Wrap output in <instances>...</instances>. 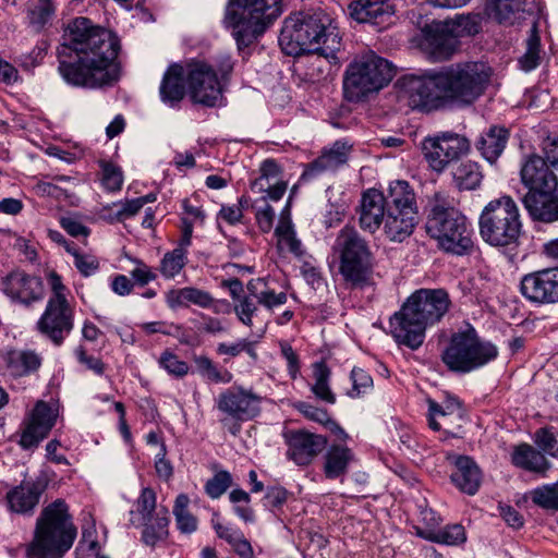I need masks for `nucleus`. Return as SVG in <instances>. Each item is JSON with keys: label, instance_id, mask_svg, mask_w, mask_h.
Returning a JSON list of instances; mask_svg holds the SVG:
<instances>
[{"label": "nucleus", "instance_id": "f257e3e1", "mask_svg": "<svg viewBox=\"0 0 558 558\" xmlns=\"http://www.w3.org/2000/svg\"><path fill=\"white\" fill-rule=\"evenodd\" d=\"M64 39L58 48V71L68 84L101 88L120 80L121 44L116 33L87 17H76L68 25Z\"/></svg>", "mask_w": 558, "mask_h": 558}, {"label": "nucleus", "instance_id": "f03ea898", "mask_svg": "<svg viewBox=\"0 0 558 558\" xmlns=\"http://www.w3.org/2000/svg\"><path fill=\"white\" fill-rule=\"evenodd\" d=\"M449 306V294L444 289L415 291L390 318L391 336L398 344L416 350L424 342L426 328L440 322Z\"/></svg>", "mask_w": 558, "mask_h": 558}, {"label": "nucleus", "instance_id": "7ed1b4c3", "mask_svg": "<svg viewBox=\"0 0 558 558\" xmlns=\"http://www.w3.org/2000/svg\"><path fill=\"white\" fill-rule=\"evenodd\" d=\"M279 45L288 56L319 51L326 58L335 59V52L341 47V37L326 13L296 12L284 20Z\"/></svg>", "mask_w": 558, "mask_h": 558}, {"label": "nucleus", "instance_id": "20e7f679", "mask_svg": "<svg viewBox=\"0 0 558 558\" xmlns=\"http://www.w3.org/2000/svg\"><path fill=\"white\" fill-rule=\"evenodd\" d=\"M429 207L425 228L438 247L457 256L471 254L473 230L466 217L454 207L453 198L446 192H435Z\"/></svg>", "mask_w": 558, "mask_h": 558}, {"label": "nucleus", "instance_id": "39448f33", "mask_svg": "<svg viewBox=\"0 0 558 558\" xmlns=\"http://www.w3.org/2000/svg\"><path fill=\"white\" fill-rule=\"evenodd\" d=\"M76 537L68 506L58 499L47 506L37 519L33 541L26 547V558H62Z\"/></svg>", "mask_w": 558, "mask_h": 558}, {"label": "nucleus", "instance_id": "423d86ee", "mask_svg": "<svg viewBox=\"0 0 558 558\" xmlns=\"http://www.w3.org/2000/svg\"><path fill=\"white\" fill-rule=\"evenodd\" d=\"M281 13V0H230L225 23L241 49L250 46Z\"/></svg>", "mask_w": 558, "mask_h": 558}, {"label": "nucleus", "instance_id": "0eeeda50", "mask_svg": "<svg viewBox=\"0 0 558 558\" xmlns=\"http://www.w3.org/2000/svg\"><path fill=\"white\" fill-rule=\"evenodd\" d=\"M333 253L338 257L339 274L352 288L372 284L375 258L369 243L351 226H344L335 240Z\"/></svg>", "mask_w": 558, "mask_h": 558}, {"label": "nucleus", "instance_id": "6e6552de", "mask_svg": "<svg viewBox=\"0 0 558 558\" xmlns=\"http://www.w3.org/2000/svg\"><path fill=\"white\" fill-rule=\"evenodd\" d=\"M393 77V65L373 50L356 54L343 75V93L349 101H361L378 93Z\"/></svg>", "mask_w": 558, "mask_h": 558}, {"label": "nucleus", "instance_id": "1a4fd4ad", "mask_svg": "<svg viewBox=\"0 0 558 558\" xmlns=\"http://www.w3.org/2000/svg\"><path fill=\"white\" fill-rule=\"evenodd\" d=\"M494 71L483 61H462L439 70V83L447 100L470 106L482 97L492 82Z\"/></svg>", "mask_w": 558, "mask_h": 558}, {"label": "nucleus", "instance_id": "9d476101", "mask_svg": "<svg viewBox=\"0 0 558 558\" xmlns=\"http://www.w3.org/2000/svg\"><path fill=\"white\" fill-rule=\"evenodd\" d=\"M498 355L497 348L482 340L474 328L454 332L441 353V361L449 371L466 374L473 372Z\"/></svg>", "mask_w": 558, "mask_h": 558}, {"label": "nucleus", "instance_id": "9b49d317", "mask_svg": "<svg viewBox=\"0 0 558 558\" xmlns=\"http://www.w3.org/2000/svg\"><path fill=\"white\" fill-rule=\"evenodd\" d=\"M520 178L522 184L527 189V193L522 199L523 205L532 219L536 220L541 211L556 195L558 178L546 160L536 154L523 158Z\"/></svg>", "mask_w": 558, "mask_h": 558}, {"label": "nucleus", "instance_id": "f8f14e48", "mask_svg": "<svg viewBox=\"0 0 558 558\" xmlns=\"http://www.w3.org/2000/svg\"><path fill=\"white\" fill-rule=\"evenodd\" d=\"M480 233L494 246L514 243L521 232L519 208L510 196L490 201L480 216Z\"/></svg>", "mask_w": 558, "mask_h": 558}, {"label": "nucleus", "instance_id": "ddd939ff", "mask_svg": "<svg viewBox=\"0 0 558 558\" xmlns=\"http://www.w3.org/2000/svg\"><path fill=\"white\" fill-rule=\"evenodd\" d=\"M262 401V396L243 386L233 385L222 390L215 399L216 408L222 414L220 424L232 436H238L243 422L260 414Z\"/></svg>", "mask_w": 558, "mask_h": 558}, {"label": "nucleus", "instance_id": "4468645a", "mask_svg": "<svg viewBox=\"0 0 558 558\" xmlns=\"http://www.w3.org/2000/svg\"><path fill=\"white\" fill-rule=\"evenodd\" d=\"M398 98L410 108L430 111L444 106L445 90L439 83V71L425 75H405L398 80Z\"/></svg>", "mask_w": 558, "mask_h": 558}, {"label": "nucleus", "instance_id": "2eb2a0df", "mask_svg": "<svg viewBox=\"0 0 558 558\" xmlns=\"http://www.w3.org/2000/svg\"><path fill=\"white\" fill-rule=\"evenodd\" d=\"M470 141L462 135L446 132L435 137H426L422 142V153L428 166L437 172L470 150Z\"/></svg>", "mask_w": 558, "mask_h": 558}, {"label": "nucleus", "instance_id": "dca6fc26", "mask_svg": "<svg viewBox=\"0 0 558 558\" xmlns=\"http://www.w3.org/2000/svg\"><path fill=\"white\" fill-rule=\"evenodd\" d=\"M136 513L140 515L138 523L144 525L143 542L154 546L168 535V510H157V496L150 487L142 489L136 500Z\"/></svg>", "mask_w": 558, "mask_h": 558}, {"label": "nucleus", "instance_id": "f3484780", "mask_svg": "<svg viewBox=\"0 0 558 558\" xmlns=\"http://www.w3.org/2000/svg\"><path fill=\"white\" fill-rule=\"evenodd\" d=\"M74 327V310L66 298L49 296L46 308L37 322L38 330L60 345Z\"/></svg>", "mask_w": 558, "mask_h": 558}, {"label": "nucleus", "instance_id": "a211bd4d", "mask_svg": "<svg viewBox=\"0 0 558 558\" xmlns=\"http://www.w3.org/2000/svg\"><path fill=\"white\" fill-rule=\"evenodd\" d=\"M185 70L192 99L207 107L216 106L222 88L213 66L201 60H192Z\"/></svg>", "mask_w": 558, "mask_h": 558}, {"label": "nucleus", "instance_id": "6ab92c4d", "mask_svg": "<svg viewBox=\"0 0 558 558\" xmlns=\"http://www.w3.org/2000/svg\"><path fill=\"white\" fill-rule=\"evenodd\" d=\"M418 46L429 60L437 62L450 59L459 41L448 23L432 21L422 27Z\"/></svg>", "mask_w": 558, "mask_h": 558}, {"label": "nucleus", "instance_id": "aec40b11", "mask_svg": "<svg viewBox=\"0 0 558 558\" xmlns=\"http://www.w3.org/2000/svg\"><path fill=\"white\" fill-rule=\"evenodd\" d=\"M57 417L58 410L54 407L37 401L22 422L20 446L26 450L37 448L54 426Z\"/></svg>", "mask_w": 558, "mask_h": 558}, {"label": "nucleus", "instance_id": "412c9836", "mask_svg": "<svg viewBox=\"0 0 558 558\" xmlns=\"http://www.w3.org/2000/svg\"><path fill=\"white\" fill-rule=\"evenodd\" d=\"M521 294L531 303H558V267H548L524 275L520 281Z\"/></svg>", "mask_w": 558, "mask_h": 558}, {"label": "nucleus", "instance_id": "4be33fe9", "mask_svg": "<svg viewBox=\"0 0 558 558\" xmlns=\"http://www.w3.org/2000/svg\"><path fill=\"white\" fill-rule=\"evenodd\" d=\"M287 458L299 466L311 464L326 448L327 438L305 429L292 430L286 434Z\"/></svg>", "mask_w": 558, "mask_h": 558}, {"label": "nucleus", "instance_id": "5701e85b", "mask_svg": "<svg viewBox=\"0 0 558 558\" xmlns=\"http://www.w3.org/2000/svg\"><path fill=\"white\" fill-rule=\"evenodd\" d=\"M0 290L12 301L29 304L41 298L43 282L24 271H12L1 280Z\"/></svg>", "mask_w": 558, "mask_h": 558}, {"label": "nucleus", "instance_id": "b1692460", "mask_svg": "<svg viewBox=\"0 0 558 558\" xmlns=\"http://www.w3.org/2000/svg\"><path fill=\"white\" fill-rule=\"evenodd\" d=\"M387 215V202L383 192L376 189L366 190L360 202L359 223L362 230L375 233L383 227Z\"/></svg>", "mask_w": 558, "mask_h": 558}, {"label": "nucleus", "instance_id": "393cba45", "mask_svg": "<svg viewBox=\"0 0 558 558\" xmlns=\"http://www.w3.org/2000/svg\"><path fill=\"white\" fill-rule=\"evenodd\" d=\"M534 8L535 0H486L485 12L497 23L513 26L531 15Z\"/></svg>", "mask_w": 558, "mask_h": 558}, {"label": "nucleus", "instance_id": "a878e982", "mask_svg": "<svg viewBox=\"0 0 558 558\" xmlns=\"http://www.w3.org/2000/svg\"><path fill=\"white\" fill-rule=\"evenodd\" d=\"M352 146L345 141H336L329 148L322 151L315 160L307 165L301 179L312 180L324 172L336 171L349 160Z\"/></svg>", "mask_w": 558, "mask_h": 558}, {"label": "nucleus", "instance_id": "bb28decb", "mask_svg": "<svg viewBox=\"0 0 558 558\" xmlns=\"http://www.w3.org/2000/svg\"><path fill=\"white\" fill-rule=\"evenodd\" d=\"M350 15L359 23L383 26L389 23L395 8L389 0H356L349 5Z\"/></svg>", "mask_w": 558, "mask_h": 558}, {"label": "nucleus", "instance_id": "cd10ccee", "mask_svg": "<svg viewBox=\"0 0 558 558\" xmlns=\"http://www.w3.org/2000/svg\"><path fill=\"white\" fill-rule=\"evenodd\" d=\"M44 490L45 484L41 481L23 482L7 494L10 510L16 513L32 512Z\"/></svg>", "mask_w": 558, "mask_h": 558}, {"label": "nucleus", "instance_id": "c85d7f7f", "mask_svg": "<svg viewBox=\"0 0 558 558\" xmlns=\"http://www.w3.org/2000/svg\"><path fill=\"white\" fill-rule=\"evenodd\" d=\"M417 221V211L387 209L383 231L390 241L402 242L413 233Z\"/></svg>", "mask_w": 558, "mask_h": 558}, {"label": "nucleus", "instance_id": "c756f323", "mask_svg": "<svg viewBox=\"0 0 558 558\" xmlns=\"http://www.w3.org/2000/svg\"><path fill=\"white\" fill-rule=\"evenodd\" d=\"M456 470L451 473V481L461 492L474 495L481 485L482 474L476 463L469 457H453Z\"/></svg>", "mask_w": 558, "mask_h": 558}, {"label": "nucleus", "instance_id": "7c9ffc66", "mask_svg": "<svg viewBox=\"0 0 558 558\" xmlns=\"http://www.w3.org/2000/svg\"><path fill=\"white\" fill-rule=\"evenodd\" d=\"M184 75L186 70L177 63L165 72L159 87L160 99L165 105L173 107L184 98Z\"/></svg>", "mask_w": 558, "mask_h": 558}, {"label": "nucleus", "instance_id": "2f4dec72", "mask_svg": "<svg viewBox=\"0 0 558 558\" xmlns=\"http://www.w3.org/2000/svg\"><path fill=\"white\" fill-rule=\"evenodd\" d=\"M166 302L171 310L187 307L191 304L209 308L214 304V298L208 291L195 287H185L168 291Z\"/></svg>", "mask_w": 558, "mask_h": 558}, {"label": "nucleus", "instance_id": "473e14b6", "mask_svg": "<svg viewBox=\"0 0 558 558\" xmlns=\"http://www.w3.org/2000/svg\"><path fill=\"white\" fill-rule=\"evenodd\" d=\"M508 138L507 129L494 125L481 134L475 146L489 163H494L505 150Z\"/></svg>", "mask_w": 558, "mask_h": 558}, {"label": "nucleus", "instance_id": "72a5a7b5", "mask_svg": "<svg viewBox=\"0 0 558 558\" xmlns=\"http://www.w3.org/2000/svg\"><path fill=\"white\" fill-rule=\"evenodd\" d=\"M211 525L217 536L226 541L241 558L254 557L252 545L240 529L229 524H222L218 513L213 514Z\"/></svg>", "mask_w": 558, "mask_h": 558}, {"label": "nucleus", "instance_id": "f704fd0d", "mask_svg": "<svg viewBox=\"0 0 558 558\" xmlns=\"http://www.w3.org/2000/svg\"><path fill=\"white\" fill-rule=\"evenodd\" d=\"M5 371L13 377H22L37 371L40 357L33 351L10 350L3 356Z\"/></svg>", "mask_w": 558, "mask_h": 558}, {"label": "nucleus", "instance_id": "c9c22d12", "mask_svg": "<svg viewBox=\"0 0 558 558\" xmlns=\"http://www.w3.org/2000/svg\"><path fill=\"white\" fill-rule=\"evenodd\" d=\"M385 196L387 209L417 211L415 193L407 181L391 182Z\"/></svg>", "mask_w": 558, "mask_h": 558}, {"label": "nucleus", "instance_id": "e433bc0d", "mask_svg": "<svg viewBox=\"0 0 558 558\" xmlns=\"http://www.w3.org/2000/svg\"><path fill=\"white\" fill-rule=\"evenodd\" d=\"M324 459L325 476L335 480L347 473L349 464L353 460V453L345 446L331 445Z\"/></svg>", "mask_w": 558, "mask_h": 558}, {"label": "nucleus", "instance_id": "4c0bfd02", "mask_svg": "<svg viewBox=\"0 0 558 558\" xmlns=\"http://www.w3.org/2000/svg\"><path fill=\"white\" fill-rule=\"evenodd\" d=\"M511 461L515 466L537 473H545L550 468L545 456L527 444L514 448Z\"/></svg>", "mask_w": 558, "mask_h": 558}, {"label": "nucleus", "instance_id": "58836bf2", "mask_svg": "<svg viewBox=\"0 0 558 558\" xmlns=\"http://www.w3.org/2000/svg\"><path fill=\"white\" fill-rule=\"evenodd\" d=\"M246 289L262 306L272 310L274 307L283 305L288 298L284 292L276 293L268 287V282L264 278L252 279L247 282Z\"/></svg>", "mask_w": 558, "mask_h": 558}, {"label": "nucleus", "instance_id": "ea45409f", "mask_svg": "<svg viewBox=\"0 0 558 558\" xmlns=\"http://www.w3.org/2000/svg\"><path fill=\"white\" fill-rule=\"evenodd\" d=\"M313 368V384L311 391L313 395L328 404L336 403V395L330 388L331 371L325 361L315 362Z\"/></svg>", "mask_w": 558, "mask_h": 558}, {"label": "nucleus", "instance_id": "a19ab883", "mask_svg": "<svg viewBox=\"0 0 558 558\" xmlns=\"http://www.w3.org/2000/svg\"><path fill=\"white\" fill-rule=\"evenodd\" d=\"M452 179L459 190L472 191L481 185L483 173L477 162L464 160L452 169Z\"/></svg>", "mask_w": 558, "mask_h": 558}, {"label": "nucleus", "instance_id": "79ce46f5", "mask_svg": "<svg viewBox=\"0 0 558 558\" xmlns=\"http://www.w3.org/2000/svg\"><path fill=\"white\" fill-rule=\"evenodd\" d=\"M294 409L307 420L322 424L330 429L339 439H345L348 437L347 433L330 417L327 410L304 401L294 403Z\"/></svg>", "mask_w": 558, "mask_h": 558}, {"label": "nucleus", "instance_id": "37998d69", "mask_svg": "<svg viewBox=\"0 0 558 558\" xmlns=\"http://www.w3.org/2000/svg\"><path fill=\"white\" fill-rule=\"evenodd\" d=\"M193 363L196 372L205 379L216 384H229L233 375L227 368L219 367L206 355H194Z\"/></svg>", "mask_w": 558, "mask_h": 558}, {"label": "nucleus", "instance_id": "c03bdc74", "mask_svg": "<svg viewBox=\"0 0 558 558\" xmlns=\"http://www.w3.org/2000/svg\"><path fill=\"white\" fill-rule=\"evenodd\" d=\"M424 538L439 544L458 546L466 541L465 530L461 524H450L437 531H429L423 535Z\"/></svg>", "mask_w": 558, "mask_h": 558}, {"label": "nucleus", "instance_id": "a18cd8bd", "mask_svg": "<svg viewBox=\"0 0 558 558\" xmlns=\"http://www.w3.org/2000/svg\"><path fill=\"white\" fill-rule=\"evenodd\" d=\"M541 52V38L537 29V24L534 23L530 35L526 39V51L519 59L520 69L524 72H530L536 69L539 64Z\"/></svg>", "mask_w": 558, "mask_h": 558}, {"label": "nucleus", "instance_id": "49530a36", "mask_svg": "<svg viewBox=\"0 0 558 558\" xmlns=\"http://www.w3.org/2000/svg\"><path fill=\"white\" fill-rule=\"evenodd\" d=\"M275 234L280 248H287L295 255L302 254L301 242L295 236L291 219L286 218L284 215H282L277 228L275 229Z\"/></svg>", "mask_w": 558, "mask_h": 558}, {"label": "nucleus", "instance_id": "de8ad7c7", "mask_svg": "<svg viewBox=\"0 0 558 558\" xmlns=\"http://www.w3.org/2000/svg\"><path fill=\"white\" fill-rule=\"evenodd\" d=\"M54 13L52 0H32L29 2L28 19L31 25L36 29H41Z\"/></svg>", "mask_w": 558, "mask_h": 558}, {"label": "nucleus", "instance_id": "09e8293b", "mask_svg": "<svg viewBox=\"0 0 558 558\" xmlns=\"http://www.w3.org/2000/svg\"><path fill=\"white\" fill-rule=\"evenodd\" d=\"M186 264V250L177 247L163 255L159 270L166 279L174 278Z\"/></svg>", "mask_w": 558, "mask_h": 558}, {"label": "nucleus", "instance_id": "8fccbe9b", "mask_svg": "<svg viewBox=\"0 0 558 558\" xmlns=\"http://www.w3.org/2000/svg\"><path fill=\"white\" fill-rule=\"evenodd\" d=\"M531 500L546 510H558V484L543 485L530 493Z\"/></svg>", "mask_w": 558, "mask_h": 558}, {"label": "nucleus", "instance_id": "3c124183", "mask_svg": "<svg viewBox=\"0 0 558 558\" xmlns=\"http://www.w3.org/2000/svg\"><path fill=\"white\" fill-rule=\"evenodd\" d=\"M454 404L450 403L446 409L435 401H428V425L434 430H440L448 426L449 416L453 414Z\"/></svg>", "mask_w": 558, "mask_h": 558}, {"label": "nucleus", "instance_id": "603ef678", "mask_svg": "<svg viewBox=\"0 0 558 558\" xmlns=\"http://www.w3.org/2000/svg\"><path fill=\"white\" fill-rule=\"evenodd\" d=\"M259 172L260 175L251 184V190L254 193H264L266 184L279 177L280 168L275 160L266 159L262 162Z\"/></svg>", "mask_w": 558, "mask_h": 558}, {"label": "nucleus", "instance_id": "864d4df0", "mask_svg": "<svg viewBox=\"0 0 558 558\" xmlns=\"http://www.w3.org/2000/svg\"><path fill=\"white\" fill-rule=\"evenodd\" d=\"M310 54V65L307 74L312 80L324 78L331 70V64L336 63L337 56L335 59H328L319 51L307 52Z\"/></svg>", "mask_w": 558, "mask_h": 558}, {"label": "nucleus", "instance_id": "5fc2aeb1", "mask_svg": "<svg viewBox=\"0 0 558 558\" xmlns=\"http://www.w3.org/2000/svg\"><path fill=\"white\" fill-rule=\"evenodd\" d=\"M350 378L352 380V389L348 391V396L351 398H359L373 389V378L363 368L353 367Z\"/></svg>", "mask_w": 558, "mask_h": 558}, {"label": "nucleus", "instance_id": "6e6d98bb", "mask_svg": "<svg viewBox=\"0 0 558 558\" xmlns=\"http://www.w3.org/2000/svg\"><path fill=\"white\" fill-rule=\"evenodd\" d=\"M254 298L244 295L240 300L234 302L233 311L238 319L247 327L253 326V316L257 313L258 307L254 302Z\"/></svg>", "mask_w": 558, "mask_h": 558}, {"label": "nucleus", "instance_id": "4d7b16f0", "mask_svg": "<svg viewBox=\"0 0 558 558\" xmlns=\"http://www.w3.org/2000/svg\"><path fill=\"white\" fill-rule=\"evenodd\" d=\"M231 484V474L228 471H220L206 482L205 490L209 497L216 499L225 494Z\"/></svg>", "mask_w": 558, "mask_h": 558}, {"label": "nucleus", "instance_id": "13d9d810", "mask_svg": "<svg viewBox=\"0 0 558 558\" xmlns=\"http://www.w3.org/2000/svg\"><path fill=\"white\" fill-rule=\"evenodd\" d=\"M242 352L247 353L253 360L257 359V353L254 349L253 342L241 339L234 343H219L217 347V353L220 355H229L232 357L238 356Z\"/></svg>", "mask_w": 558, "mask_h": 558}, {"label": "nucleus", "instance_id": "bf43d9fd", "mask_svg": "<svg viewBox=\"0 0 558 558\" xmlns=\"http://www.w3.org/2000/svg\"><path fill=\"white\" fill-rule=\"evenodd\" d=\"M159 364L162 368H165L170 375L177 377H183L189 373V365L186 362L180 360L178 355L170 351H165L160 359Z\"/></svg>", "mask_w": 558, "mask_h": 558}, {"label": "nucleus", "instance_id": "052dcab7", "mask_svg": "<svg viewBox=\"0 0 558 558\" xmlns=\"http://www.w3.org/2000/svg\"><path fill=\"white\" fill-rule=\"evenodd\" d=\"M99 549V544L96 539V530L95 526L92 525L83 530L82 539L80 541L76 547L77 558L85 557L92 553V556H95L96 550Z\"/></svg>", "mask_w": 558, "mask_h": 558}, {"label": "nucleus", "instance_id": "680f3d73", "mask_svg": "<svg viewBox=\"0 0 558 558\" xmlns=\"http://www.w3.org/2000/svg\"><path fill=\"white\" fill-rule=\"evenodd\" d=\"M288 496V490L281 486L268 487L264 497V506L271 511L279 510L287 502Z\"/></svg>", "mask_w": 558, "mask_h": 558}, {"label": "nucleus", "instance_id": "e2e57ef3", "mask_svg": "<svg viewBox=\"0 0 558 558\" xmlns=\"http://www.w3.org/2000/svg\"><path fill=\"white\" fill-rule=\"evenodd\" d=\"M74 266L84 277H89L99 269V262L92 254L74 253Z\"/></svg>", "mask_w": 558, "mask_h": 558}, {"label": "nucleus", "instance_id": "0e129e2a", "mask_svg": "<svg viewBox=\"0 0 558 558\" xmlns=\"http://www.w3.org/2000/svg\"><path fill=\"white\" fill-rule=\"evenodd\" d=\"M123 183V175L119 168L111 163L102 167V184L108 191H119Z\"/></svg>", "mask_w": 558, "mask_h": 558}, {"label": "nucleus", "instance_id": "69168bd1", "mask_svg": "<svg viewBox=\"0 0 558 558\" xmlns=\"http://www.w3.org/2000/svg\"><path fill=\"white\" fill-rule=\"evenodd\" d=\"M536 445L546 453L556 457L558 453V442L553 433L546 428H541L535 435Z\"/></svg>", "mask_w": 558, "mask_h": 558}, {"label": "nucleus", "instance_id": "338daca9", "mask_svg": "<svg viewBox=\"0 0 558 558\" xmlns=\"http://www.w3.org/2000/svg\"><path fill=\"white\" fill-rule=\"evenodd\" d=\"M77 361L83 364L87 369L94 372L96 375H102L105 372V364L98 357L88 355L83 347H77L74 350Z\"/></svg>", "mask_w": 558, "mask_h": 558}, {"label": "nucleus", "instance_id": "774afa93", "mask_svg": "<svg viewBox=\"0 0 558 558\" xmlns=\"http://www.w3.org/2000/svg\"><path fill=\"white\" fill-rule=\"evenodd\" d=\"M264 201L265 204L256 210L255 218L259 230L268 233L272 229L276 214L274 208L266 203V197H264Z\"/></svg>", "mask_w": 558, "mask_h": 558}]
</instances>
